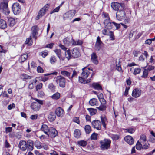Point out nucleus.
I'll return each instance as SVG.
<instances>
[{"label":"nucleus","instance_id":"f257e3e1","mask_svg":"<svg viewBox=\"0 0 155 155\" xmlns=\"http://www.w3.org/2000/svg\"><path fill=\"white\" fill-rule=\"evenodd\" d=\"M104 27L108 29H111L113 28H116V29H118L120 27V24L117 23L110 21V19H106L104 21Z\"/></svg>","mask_w":155,"mask_h":155},{"label":"nucleus","instance_id":"f03ea898","mask_svg":"<svg viewBox=\"0 0 155 155\" xmlns=\"http://www.w3.org/2000/svg\"><path fill=\"white\" fill-rule=\"evenodd\" d=\"M100 148L102 150L108 149L110 146L111 141L108 139H105L100 141Z\"/></svg>","mask_w":155,"mask_h":155},{"label":"nucleus","instance_id":"7ed1b4c3","mask_svg":"<svg viewBox=\"0 0 155 155\" xmlns=\"http://www.w3.org/2000/svg\"><path fill=\"white\" fill-rule=\"evenodd\" d=\"M35 100L36 101L31 104V107L34 111H37L40 109L41 105L43 104V101L37 99H35Z\"/></svg>","mask_w":155,"mask_h":155},{"label":"nucleus","instance_id":"20e7f679","mask_svg":"<svg viewBox=\"0 0 155 155\" xmlns=\"http://www.w3.org/2000/svg\"><path fill=\"white\" fill-rule=\"evenodd\" d=\"M0 10L6 15H8L10 13V11L8 8V3L6 2H3L0 3Z\"/></svg>","mask_w":155,"mask_h":155},{"label":"nucleus","instance_id":"39448f33","mask_svg":"<svg viewBox=\"0 0 155 155\" xmlns=\"http://www.w3.org/2000/svg\"><path fill=\"white\" fill-rule=\"evenodd\" d=\"M54 80L57 84H59L61 87L64 88L65 87L66 82L65 78L62 76L61 75L58 76L54 78Z\"/></svg>","mask_w":155,"mask_h":155},{"label":"nucleus","instance_id":"423d86ee","mask_svg":"<svg viewBox=\"0 0 155 155\" xmlns=\"http://www.w3.org/2000/svg\"><path fill=\"white\" fill-rule=\"evenodd\" d=\"M49 8V5L47 4L41 9L39 12L38 15L37 16L36 19L38 20L40 18L43 16L45 14L46 12L48 10Z\"/></svg>","mask_w":155,"mask_h":155},{"label":"nucleus","instance_id":"0eeeda50","mask_svg":"<svg viewBox=\"0 0 155 155\" xmlns=\"http://www.w3.org/2000/svg\"><path fill=\"white\" fill-rule=\"evenodd\" d=\"M76 13V11L74 10H69L65 13L63 15V18L64 20L67 19H71L75 15Z\"/></svg>","mask_w":155,"mask_h":155},{"label":"nucleus","instance_id":"6e6552de","mask_svg":"<svg viewBox=\"0 0 155 155\" xmlns=\"http://www.w3.org/2000/svg\"><path fill=\"white\" fill-rule=\"evenodd\" d=\"M82 70L83 71L81 74V76L85 78H87L90 73L89 71H92L93 70L91 68L86 67L83 68Z\"/></svg>","mask_w":155,"mask_h":155},{"label":"nucleus","instance_id":"1a4fd4ad","mask_svg":"<svg viewBox=\"0 0 155 155\" xmlns=\"http://www.w3.org/2000/svg\"><path fill=\"white\" fill-rule=\"evenodd\" d=\"M126 16L125 12L123 9H120L117 11L116 14V17L118 20H122L124 19Z\"/></svg>","mask_w":155,"mask_h":155},{"label":"nucleus","instance_id":"9d476101","mask_svg":"<svg viewBox=\"0 0 155 155\" xmlns=\"http://www.w3.org/2000/svg\"><path fill=\"white\" fill-rule=\"evenodd\" d=\"M12 8L14 13L17 15L21 12V7L18 3H14L12 6Z\"/></svg>","mask_w":155,"mask_h":155},{"label":"nucleus","instance_id":"9b49d317","mask_svg":"<svg viewBox=\"0 0 155 155\" xmlns=\"http://www.w3.org/2000/svg\"><path fill=\"white\" fill-rule=\"evenodd\" d=\"M92 127L98 130H100L101 128V123L98 120H94L91 122Z\"/></svg>","mask_w":155,"mask_h":155},{"label":"nucleus","instance_id":"f8f14e48","mask_svg":"<svg viewBox=\"0 0 155 155\" xmlns=\"http://www.w3.org/2000/svg\"><path fill=\"white\" fill-rule=\"evenodd\" d=\"M58 132L53 127H50L48 131V135H47L48 137H50L52 138H54L57 135Z\"/></svg>","mask_w":155,"mask_h":155},{"label":"nucleus","instance_id":"ddd939ff","mask_svg":"<svg viewBox=\"0 0 155 155\" xmlns=\"http://www.w3.org/2000/svg\"><path fill=\"white\" fill-rule=\"evenodd\" d=\"M8 24L10 27H13L16 24L15 19L11 17L7 16L6 19Z\"/></svg>","mask_w":155,"mask_h":155},{"label":"nucleus","instance_id":"4468645a","mask_svg":"<svg viewBox=\"0 0 155 155\" xmlns=\"http://www.w3.org/2000/svg\"><path fill=\"white\" fill-rule=\"evenodd\" d=\"M141 91L138 88H135L133 91L132 96L134 97L137 98L141 95Z\"/></svg>","mask_w":155,"mask_h":155},{"label":"nucleus","instance_id":"2eb2a0df","mask_svg":"<svg viewBox=\"0 0 155 155\" xmlns=\"http://www.w3.org/2000/svg\"><path fill=\"white\" fill-rule=\"evenodd\" d=\"M39 30V28L37 26H34L32 27L31 35H32V37L34 38L35 40L37 39L36 35H38Z\"/></svg>","mask_w":155,"mask_h":155},{"label":"nucleus","instance_id":"dca6fc26","mask_svg":"<svg viewBox=\"0 0 155 155\" xmlns=\"http://www.w3.org/2000/svg\"><path fill=\"white\" fill-rule=\"evenodd\" d=\"M103 44L102 42L100 39L99 36L97 37L95 45V49L96 50L99 51L101 48V45Z\"/></svg>","mask_w":155,"mask_h":155},{"label":"nucleus","instance_id":"f3484780","mask_svg":"<svg viewBox=\"0 0 155 155\" xmlns=\"http://www.w3.org/2000/svg\"><path fill=\"white\" fill-rule=\"evenodd\" d=\"M34 142L33 141L28 140L26 142V147L28 151H31L33 149Z\"/></svg>","mask_w":155,"mask_h":155},{"label":"nucleus","instance_id":"a211bd4d","mask_svg":"<svg viewBox=\"0 0 155 155\" xmlns=\"http://www.w3.org/2000/svg\"><path fill=\"white\" fill-rule=\"evenodd\" d=\"M55 114L61 117H63L64 112L63 109L61 107L57 108L55 110Z\"/></svg>","mask_w":155,"mask_h":155},{"label":"nucleus","instance_id":"6ab92c4d","mask_svg":"<svg viewBox=\"0 0 155 155\" xmlns=\"http://www.w3.org/2000/svg\"><path fill=\"white\" fill-rule=\"evenodd\" d=\"M124 140L129 145H132L134 143V140L132 136L128 135L124 137Z\"/></svg>","mask_w":155,"mask_h":155},{"label":"nucleus","instance_id":"aec40b11","mask_svg":"<svg viewBox=\"0 0 155 155\" xmlns=\"http://www.w3.org/2000/svg\"><path fill=\"white\" fill-rule=\"evenodd\" d=\"M19 146L21 150L25 151L27 149L26 142L24 140H21L19 142Z\"/></svg>","mask_w":155,"mask_h":155},{"label":"nucleus","instance_id":"412c9836","mask_svg":"<svg viewBox=\"0 0 155 155\" xmlns=\"http://www.w3.org/2000/svg\"><path fill=\"white\" fill-rule=\"evenodd\" d=\"M49 130V128L48 126L45 124H42L40 128V130L43 132L46 135H48Z\"/></svg>","mask_w":155,"mask_h":155},{"label":"nucleus","instance_id":"4be33fe9","mask_svg":"<svg viewBox=\"0 0 155 155\" xmlns=\"http://www.w3.org/2000/svg\"><path fill=\"white\" fill-rule=\"evenodd\" d=\"M80 56V52L76 48H74L72 51V56L74 58H77Z\"/></svg>","mask_w":155,"mask_h":155},{"label":"nucleus","instance_id":"5701e85b","mask_svg":"<svg viewBox=\"0 0 155 155\" xmlns=\"http://www.w3.org/2000/svg\"><path fill=\"white\" fill-rule=\"evenodd\" d=\"M56 118V114L53 112H50L48 116V119L50 122L54 121Z\"/></svg>","mask_w":155,"mask_h":155},{"label":"nucleus","instance_id":"b1692460","mask_svg":"<svg viewBox=\"0 0 155 155\" xmlns=\"http://www.w3.org/2000/svg\"><path fill=\"white\" fill-rule=\"evenodd\" d=\"M111 5V7L113 9L115 10H117V11L119 10V9L120 6H121L120 4L115 2L112 3Z\"/></svg>","mask_w":155,"mask_h":155},{"label":"nucleus","instance_id":"393cba45","mask_svg":"<svg viewBox=\"0 0 155 155\" xmlns=\"http://www.w3.org/2000/svg\"><path fill=\"white\" fill-rule=\"evenodd\" d=\"M91 60L93 63L97 64L98 62L96 54L94 52L91 55Z\"/></svg>","mask_w":155,"mask_h":155},{"label":"nucleus","instance_id":"a878e982","mask_svg":"<svg viewBox=\"0 0 155 155\" xmlns=\"http://www.w3.org/2000/svg\"><path fill=\"white\" fill-rule=\"evenodd\" d=\"M7 27V24L5 21L3 19L0 20V28L4 29Z\"/></svg>","mask_w":155,"mask_h":155},{"label":"nucleus","instance_id":"bb28decb","mask_svg":"<svg viewBox=\"0 0 155 155\" xmlns=\"http://www.w3.org/2000/svg\"><path fill=\"white\" fill-rule=\"evenodd\" d=\"M101 124L103 125V127L105 129L106 128V124L107 122V118L104 116H102L101 117Z\"/></svg>","mask_w":155,"mask_h":155},{"label":"nucleus","instance_id":"cd10ccee","mask_svg":"<svg viewBox=\"0 0 155 155\" xmlns=\"http://www.w3.org/2000/svg\"><path fill=\"white\" fill-rule=\"evenodd\" d=\"M86 79L82 77H79V81L81 83L87 84L90 82L91 81V79H87L86 80H85V79Z\"/></svg>","mask_w":155,"mask_h":155},{"label":"nucleus","instance_id":"c85d7f7f","mask_svg":"<svg viewBox=\"0 0 155 155\" xmlns=\"http://www.w3.org/2000/svg\"><path fill=\"white\" fill-rule=\"evenodd\" d=\"M72 40L71 42L72 45H81L83 43V41L81 40H78L77 41H75L73 39Z\"/></svg>","mask_w":155,"mask_h":155},{"label":"nucleus","instance_id":"c756f323","mask_svg":"<svg viewBox=\"0 0 155 155\" xmlns=\"http://www.w3.org/2000/svg\"><path fill=\"white\" fill-rule=\"evenodd\" d=\"M28 57V54H25L21 55L19 58V61L20 62H23L26 60Z\"/></svg>","mask_w":155,"mask_h":155},{"label":"nucleus","instance_id":"7c9ffc66","mask_svg":"<svg viewBox=\"0 0 155 155\" xmlns=\"http://www.w3.org/2000/svg\"><path fill=\"white\" fill-rule=\"evenodd\" d=\"M61 74L64 77H68V78L70 79V76L71 74L70 72L64 70L61 71Z\"/></svg>","mask_w":155,"mask_h":155},{"label":"nucleus","instance_id":"2f4dec72","mask_svg":"<svg viewBox=\"0 0 155 155\" xmlns=\"http://www.w3.org/2000/svg\"><path fill=\"white\" fill-rule=\"evenodd\" d=\"M80 130L78 129H75L74 132V136L77 138H78L81 136Z\"/></svg>","mask_w":155,"mask_h":155},{"label":"nucleus","instance_id":"473e14b6","mask_svg":"<svg viewBox=\"0 0 155 155\" xmlns=\"http://www.w3.org/2000/svg\"><path fill=\"white\" fill-rule=\"evenodd\" d=\"M77 144L79 146L84 147H85L87 144V142L86 141L84 140H81L77 142Z\"/></svg>","mask_w":155,"mask_h":155},{"label":"nucleus","instance_id":"72a5a7b5","mask_svg":"<svg viewBox=\"0 0 155 155\" xmlns=\"http://www.w3.org/2000/svg\"><path fill=\"white\" fill-rule=\"evenodd\" d=\"M20 78L21 79L25 80L28 79H31L33 77L31 76H29L26 74H23L21 75Z\"/></svg>","mask_w":155,"mask_h":155},{"label":"nucleus","instance_id":"f704fd0d","mask_svg":"<svg viewBox=\"0 0 155 155\" xmlns=\"http://www.w3.org/2000/svg\"><path fill=\"white\" fill-rule=\"evenodd\" d=\"M65 56L66 58L68 59L69 60L71 58L72 54L70 52V50H68L66 51L65 53Z\"/></svg>","mask_w":155,"mask_h":155},{"label":"nucleus","instance_id":"c9c22d12","mask_svg":"<svg viewBox=\"0 0 155 155\" xmlns=\"http://www.w3.org/2000/svg\"><path fill=\"white\" fill-rule=\"evenodd\" d=\"M87 110L89 112L90 115L92 116L95 114L97 112V110L95 109L89 108H87Z\"/></svg>","mask_w":155,"mask_h":155},{"label":"nucleus","instance_id":"e433bc0d","mask_svg":"<svg viewBox=\"0 0 155 155\" xmlns=\"http://www.w3.org/2000/svg\"><path fill=\"white\" fill-rule=\"evenodd\" d=\"M41 143L38 140H36L34 143V145L38 149H40L42 148Z\"/></svg>","mask_w":155,"mask_h":155},{"label":"nucleus","instance_id":"4c0bfd02","mask_svg":"<svg viewBox=\"0 0 155 155\" xmlns=\"http://www.w3.org/2000/svg\"><path fill=\"white\" fill-rule=\"evenodd\" d=\"M71 41L70 39L67 37L64 39L63 42L65 45L69 46L71 44Z\"/></svg>","mask_w":155,"mask_h":155},{"label":"nucleus","instance_id":"58836bf2","mask_svg":"<svg viewBox=\"0 0 155 155\" xmlns=\"http://www.w3.org/2000/svg\"><path fill=\"white\" fill-rule=\"evenodd\" d=\"M60 94L58 92H56L51 96V98L54 100H58L60 98Z\"/></svg>","mask_w":155,"mask_h":155},{"label":"nucleus","instance_id":"ea45409f","mask_svg":"<svg viewBox=\"0 0 155 155\" xmlns=\"http://www.w3.org/2000/svg\"><path fill=\"white\" fill-rule=\"evenodd\" d=\"M84 129L86 134H89L91 131V127L89 125H86Z\"/></svg>","mask_w":155,"mask_h":155},{"label":"nucleus","instance_id":"a19ab883","mask_svg":"<svg viewBox=\"0 0 155 155\" xmlns=\"http://www.w3.org/2000/svg\"><path fill=\"white\" fill-rule=\"evenodd\" d=\"M93 87L95 89L100 90L102 89L101 86L97 83H94L92 84Z\"/></svg>","mask_w":155,"mask_h":155},{"label":"nucleus","instance_id":"79ce46f5","mask_svg":"<svg viewBox=\"0 0 155 155\" xmlns=\"http://www.w3.org/2000/svg\"><path fill=\"white\" fill-rule=\"evenodd\" d=\"M48 88L52 92L55 91V87L54 86L52 83H51L49 84L48 86Z\"/></svg>","mask_w":155,"mask_h":155},{"label":"nucleus","instance_id":"37998d69","mask_svg":"<svg viewBox=\"0 0 155 155\" xmlns=\"http://www.w3.org/2000/svg\"><path fill=\"white\" fill-rule=\"evenodd\" d=\"M54 51L56 53L57 55L58 58L61 60V51L60 49H56Z\"/></svg>","mask_w":155,"mask_h":155},{"label":"nucleus","instance_id":"c03bdc74","mask_svg":"<svg viewBox=\"0 0 155 155\" xmlns=\"http://www.w3.org/2000/svg\"><path fill=\"white\" fill-rule=\"evenodd\" d=\"M97 102V99L95 98H92L89 101V104L92 106L96 105Z\"/></svg>","mask_w":155,"mask_h":155},{"label":"nucleus","instance_id":"a18cd8bd","mask_svg":"<svg viewBox=\"0 0 155 155\" xmlns=\"http://www.w3.org/2000/svg\"><path fill=\"white\" fill-rule=\"evenodd\" d=\"M56 61V59L55 56H52L50 58V63L52 64H54Z\"/></svg>","mask_w":155,"mask_h":155},{"label":"nucleus","instance_id":"49530a36","mask_svg":"<svg viewBox=\"0 0 155 155\" xmlns=\"http://www.w3.org/2000/svg\"><path fill=\"white\" fill-rule=\"evenodd\" d=\"M25 43L26 44H28L29 45H32V41L31 40V36H30L29 38L27 39Z\"/></svg>","mask_w":155,"mask_h":155},{"label":"nucleus","instance_id":"de8ad7c7","mask_svg":"<svg viewBox=\"0 0 155 155\" xmlns=\"http://www.w3.org/2000/svg\"><path fill=\"white\" fill-rule=\"evenodd\" d=\"M148 74V70L144 69L143 72V74L141 76V77L145 78L147 77Z\"/></svg>","mask_w":155,"mask_h":155},{"label":"nucleus","instance_id":"09e8293b","mask_svg":"<svg viewBox=\"0 0 155 155\" xmlns=\"http://www.w3.org/2000/svg\"><path fill=\"white\" fill-rule=\"evenodd\" d=\"M127 132H129L130 134H132L134 133L135 131V129L134 128L130 127L126 129L125 130Z\"/></svg>","mask_w":155,"mask_h":155},{"label":"nucleus","instance_id":"8fccbe9b","mask_svg":"<svg viewBox=\"0 0 155 155\" xmlns=\"http://www.w3.org/2000/svg\"><path fill=\"white\" fill-rule=\"evenodd\" d=\"M140 140L141 142L143 143L146 141V136L144 134H142L141 135L140 138Z\"/></svg>","mask_w":155,"mask_h":155},{"label":"nucleus","instance_id":"3c124183","mask_svg":"<svg viewBox=\"0 0 155 155\" xmlns=\"http://www.w3.org/2000/svg\"><path fill=\"white\" fill-rule=\"evenodd\" d=\"M110 137L113 140H116L119 138V137L117 135L111 134L110 135Z\"/></svg>","mask_w":155,"mask_h":155},{"label":"nucleus","instance_id":"603ef678","mask_svg":"<svg viewBox=\"0 0 155 155\" xmlns=\"http://www.w3.org/2000/svg\"><path fill=\"white\" fill-rule=\"evenodd\" d=\"M141 71V69L140 68H136L134 69L133 74L134 75H136L140 73Z\"/></svg>","mask_w":155,"mask_h":155},{"label":"nucleus","instance_id":"864d4df0","mask_svg":"<svg viewBox=\"0 0 155 155\" xmlns=\"http://www.w3.org/2000/svg\"><path fill=\"white\" fill-rule=\"evenodd\" d=\"M108 35L110 36V38L111 40H114V36L113 32L112 31H110Z\"/></svg>","mask_w":155,"mask_h":155},{"label":"nucleus","instance_id":"5fc2aeb1","mask_svg":"<svg viewBox=\"0 0 155 155\" xmlns=\"http://www.w3.org/2000/svg\"><path fill=\"white\" fill-rule=\"evenodd\" d=\"M97 134L94 133L91 136V139L96 140L97 139Z\"/></svg>","mask_w":155,"mask_h":155},{"label":"nucleus","instance_id":"6e6d98bb","mask_svg":"<svg viewBox=\"0 0 155 155\" xmlns=\"http://www.w3.org/2000/svg\"><path fill=\"white\" fill-rule=\"evenodd\" d=\"M97 108L100 110L103 111L105 110L106 108V106L105 105H100L99 107Z\"/></svg>","mask_w":155,"mask_h":155},{"label":"nucleus","instance_id":"4d7b16f0","mask_svg":"<svg viewBox=\"0 0 155 155\" xmlns=\"http://www.w3.org/2000/svg\"><path fill=\"white\" fill-rule=\"evenodd\" d=\"M142 147V144L140 143L137 142L136 145V148L137 150H139L141 149Z\"/></svg>","mask_w":155,"mask_h":155},{"label":"nucleus","instance_id":"13d9d810","mask_svg":"<svg viewBox=\"0 0 155 155\" xmlns=\"http://www.w3.org/2000/svg\"><path fill=\"white\" fill-rule=\"evenodd\" d=\"M37 70L38 72L39 73H43L44 72L43 69L40 66L37 67Z\"/></svg>","mask_w":155,"mask_h":155},{"label":"nucleus","instance_id":"bf43d9fd","mask_svg":"<svg viewBox=\"0 0 155 155\" xmlns=\"http://www.w3.org/2000/svg\"><path fill=\"white\" fill-rule=\"evenodd\" d=\"M58 74V72L56 71H55L53 72L50 73H47V74H43V76L44 77H46L47 76H50L51 75H57Z\"/></svg>","mask_w":155,"mask_h":155},{"label":"nucleus","instance_id":"052dcab7","mask_svg":"<svg viewBox=\"0 0 155 155\" xmlns=\"http://www.w3.org/2000/svg\"><path fill=\"white\" fill-rule=\"evenodd\" d=\"M48 54V52L46 50H45L41 52V56L43 58H45Z\"/></svg>","mask_w":155,"mask_h":155},{"label":"nucleus","instance_id":"680f3d73","mask_svg":"<svg viewBox=\"0 0 155 155\" xmlns=\"http://www.w3.org/2000/svg\"><path fill=\"white\" fill-rule=\"evenodd\" d=\"M43 84L42 83H40L38 84L36 87V89L37 91L41 89L42 87Z\"/></svg>","mask_w":155,"mask_h":155},{"label":"nucleus","instance_id":"e2e57ef3","mask_svg":"<svg viewBox=\"0 0 155 155\" xmlns=\"http://www.w3.org/2000/svg\"><path fill=\"white\" fill-rule=\"evenodd\" d=\"M60 8V6L57 7L50 12V14H52L54 13L58 12L59 11Z\"/></svg>","mask_w":155,"mask_h":155},{"label":"nucleus","instance_id":"0e129e2a","mask_svg":"<svg viewBox=\"0 0 155 155\" xmlns=\"http://www.w3.org/2000/svg\"><path fill=\"white\" fill-rule=\"evenodd\" d=\"M15 107V105L14 103L12 104L9 105L8 107V109L9 110H11L12 108H14Z\"/></svg>","mask_w":155,"mask_h":155},{"label":"nucleus","instance_id":"69168bd1","mask_svg":"<svg viewBox=\"0 0 155 155\" xmlns=\"http://www.w3.org/2000/svg\"><path fill=\"white\" fill-rule=\"evenodd\" d=\"M140 53V51L134 50L133 51V54L135 57L138 56L139 54Z\"/></svg>","mask_w":155,"mask_h":155},{"label":"nucleus","instance_id":"338daca9","mask_svg":"<svg viewBox=\"0 0 155 155\" xmlns=\"http://www.w3.org/2000/svg\"><path fill=\"white\" fill-rule=\"evenodd\" d=\"M102 33L104 35H108L109 34V31L108 32L106 29H104L102 30Z\"/></svg>","mask_w":155,"mask_h":155},{"label":"nucleus","instance_id":"774afa93","mask_svg":"<svg viewBox=\"0 0 155 155\" xmlns=\"http://www.w3.org/2000/svg\"><path fill=\"white\" fill-rule=\"evenodd\" d=\"M38 115L37 114L32 115L30 117L31 119L32 120H35L37 118Z\"/></svg>","mask_w":155,"mask_h":155}]
</instances>
